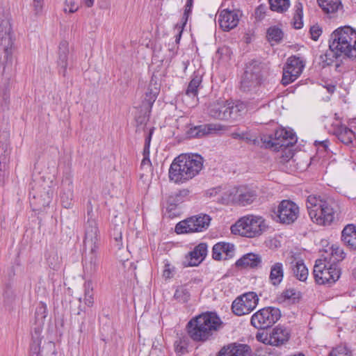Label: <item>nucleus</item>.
I'll return each instance as SVG.
<instances>
[{"label":"nucleus","mask_w":356,"mask_h":356,"mask_svg":"<svg viewBox=\"0 0 356 356\" xmlns=\"http://www.w3.org/2000/svg\"><path fill=\"white\" fill-rule=\"evenodd\" d=\"M223 322L216 312H205L193 317L186 325L190 338L197 343L214 340Z\"/></svg>","instance_id":"nucleus-1"},{"label":"nucleus","mask_w":356,"mask_h":356,"mask_svg":"<svg viewBox=\"0 0 356 356\" xmlns=\"http://www.w3.org/2000/svg\"><path fill=\"white\" fill-rule=\"evenodd\" d=\"M203 167V158L199 154H180L172 162L169 179L176 184H183L197 175Z\"/></svg>","instance_id":"nucleus-2"},{"label":"nucleus","mask_w":356,"mask_h":356,"mask_svg":"<svg viewBox=\"0 0 356 356\" xmlns=\"http://www.w3.org/2000/svg\"><path fill=\"white\" fill-rule=\"evenodd\" d=\"M15 40L10 15L8 11L0 10V67H3V73L11 69L15 49Z\"/></svg>","instance_id":"nucleus-3"},{"label":"nucleus","mask_w":356,"mask_h":356,"mask_svg":"<svg viewBox=\"0 0 356 356\" xmlns=\"http://www.w3.org/2000/svg\"><path fill=\"white\" fill-rule=\"evenodd\" d=\"M329 48L337 56L356 58V31L349 26L337 29L330 35Z\"/></svg>","instance_id":"nucleus-4"},{"label":"nucleus","mask_w":356,"mask_h":356,"mask_svg":"<svg viewBox=\"0 0 356 356\" xmlns=\"http://www.w3.org/2000/svg\"><path fill=\"white\" fill-rule=\"evenodd\" d=\"M309 216L313 222L321 226L330 225L335 218L333 203L316 195H309L306 201Z\"/></svg>","instance_id":"nucleus-5"},{"label":"nucleus","mask_w":356,"mask_h":356,"mask_svg":"<svg viewBox=\"0 0 356 356\" xmlns=\"http://www.w3.org/2000/svg\"><path fill=\"white\" fill-rule=\"evenodd\" d=\"M268 228L266 220L262 216L248 215L236 221L231 227V232L235 235L254 238L262 235Z\"/></svg>","instance_id":"nucleus-6"},{"label":"nucleus","mask_w":356,"mask_h":356,"mask_svg":"<svg viewBox=\"0 0 356 356\" xmlns=\"http://www.w3.org/2000/svg\"><path fill=\"white\" fill-rule=\"evenodd\" d=\"M263 65L257 60L246 64L241 80V90L247 94H256L264 81Z\"/></svg>","instance_id":"nucleus-7"},{"label":"nucleus","mask_w":356,"mask_h":356,"mask_svg":"<svg viewBox=\"0 0 356 356\" xmlns=\"http://www.w3.org/2000/svg\"><path fill=\"white\" fill-rule=\"evenodd\" d=\"M297 141V137L292 130L280 128L273 134L264 135L261 137V147L279 152L282 148L293 146Z\"/></svg>","instance_id":"nucleus-8"},{"label":"nucleus","mask_w":356,"mask_h":356,"mask_svg":"<svg viewBox=\"0 0 356 356\" xmlns=\"http://www.w3.org/2000/svg\"><path fill=\"white\" fill-rule=\"evenodd\" d=\"M313 275L317 284L330 286L340 277L341 269L336 264H330L327 262L326 259H317L314 266Z\"/></svg>","instance_id":"nucleus-9"},{"label":"nucleus","mask_w":356,"mask_h":356,"mask_svg":"<svg viewBox=\"0 0 356 356\" xmlns=\"http://www.w3.org/2000/svg\"><path fill=\"white\" fill-rule=\"evenodd\" d=\"M211 220L210 216L200 213L179 222L175 231L178 234L202 232L208 229Z\"/></svg>","instance_id":"nucleus-10"},{"label":"nucleus","mask_w":356,"mask_h":356,"mask_svg":"<svg viewBox=\"0 0 356 356\" xmlns=\"http://www.w3.org/2000/svg\"><path fill=\"white\" fill-rule=\"evenodd\" d=\"M97 216L95 214L90 201L87 204V220L83 225L85 247H99L100 241V232L97 223Z\"/></svg>","instance_id":"nucleus-11"},{"label":"nucleus","mask_w":356,"mask_h":356,"mask_svg":"<svg viewBox=\"0 0 356 356\" xmlns=\"http://www.w3.org/2000/svg\"><path fill=\"white\" fill-rule=\"evenodd\" d=\"M280 309L266 307L255 312L250 318V324L258 330L271 327L281 318Z\"/></svg>","instance_id":"nucleus-12"},{"label":"nucleus","mask_w":356,"mask_h":356,"mask_svg":"<svg viewBox=\"0 0 356 356\" xmlns=\"http://www.w3.org/2000/svg\"><path fill=\"white\" fill-rule=\"evenodd\" d=\"M259 302L255 292L250 291L238 296L232 302V312L238 316L246 315L253 311Z\"/></svg>","instance_id":"nucleus-13"},{"label":"nucleus","mask_w":356,"mask_h":356,"mask_svg":"<svg viewBox=\"0 0 356 356\" xmlns=\"http://www.w3.org/2000/svg\"><path fill=\"white\" fill-rule=\"evenodd\" d=\"M54 195L52 188L47 185L37 186L35 184L31 187L29 192L30 203L33 209L40 210L49 206Z\"/></svg>","instance_id":"nucleus-14"},{"label":"nucleus","mask_w":356,"mask_h":356,"mask_svg":"<svg viewBox=\"0 0 356 356\" xmlns=\"http://www.w3.org/2000/svg\"><path fill=\"white\" fill-rule=\"evenodd\" d=\"M277 216L280 223L291 225L299 216V207L293 201L284 200L278 205Z\"/></svg>","instance_id":"nucleus-15"},{"label":"nucleus","mask_w":356,"mask_h":356,"mask_svg":"<svg viewBox=\"0 0 356 356\" xmlns=\"http://www.w3.org/2000/svg\"><path fill=\"white\" fill-rule=\"evenodd\" d=\"M226 130H227V127L225 125L218 123H209L189 127L186 131V136L188 138H200L218 131Z\"/></svg>","instance_id":"nucleus-16"},{"label":"nucleus","mask_w":356,"mask_h":356,"mask_svg":"<svg viewBox=\"0 0 356 356\" xmlns=\"http://www.w3.org/2000/svg\"><path fill=\"white\" fill-rule=\"evenodd\" d=\"M189 193V190L184 188L172 193L167 197L165 214L168 215L169 218H174L179 215L177 208L180 204L185 201Z\"/></svg>","instance_id":"nucleus-17"},{"label":"nucleus","mask_w":356,"mask_h":356,"mask_svg":"<svg viewBox=\"0 0 356 356\" xmlns=\"http://www.w3.org/2000/svg\"><path fill=\"white\" fill-rule=\"evenodd\" d=\"M85 248L88 249L89 252L86 253L82 260L83 270L89 276H92L97 272L100 266V259L97 253L99 247L92 245Z\"/></svg>","instance_id":"nucleus-18"},{"label":"nucleus","mask_w":356,"mask_h":356,"mask_svg":"<svg viewBox=\"0 0 356 356\" xmlns=\"http://www.w3.org/2000/svg\"><path fill=\"white\" fill-rule=\"evenodd\" d=\"M258 197L257 191L245 186H241L235 189L232 201L241 207L251 204Z\"/></svg>","instance_id":"nucleus-19"},{"label":"nucleus","mask_w":356,"mask_h":356,"mask_svg":"<svg viewBox=\"0 0 356 356\" xmlns=\"http://www.w3.org/2000/svg\"><path fill=\"white\" fill-rule=\"evenodd\" d=\"M1 71V86L0 88V104L1 108L3 111H7L9 109L10 105V79L13 72V65H11L10 70H6V72L3 73V67Z\"/></svg>","instance_id":"nucleus-20"},{"label":"nucleus","mask_w":356,"mask_h":356,"mask_svg":"<svg viewBox=\"0 0 356 356\" xmlns=\"http://www.w3.org/2000/svg\"><path fill=\"white\" fill-rule=\"evenodd\" d=\"M218 24L224 31H229L237 26L239 22L238 10L223 9L219 13Z\"/></svg>","instance_id":"nucleus-21"},{"label":"nucleus","mask_w":356,"mask_h":356,"mask_svg":"<svg viewBox=\"0 0 356 356\" xmlns=\"http://www.w3.org/2000/svg\"><path fill=\"white\" fill-rule=\"evenodd\" d=\"M161 90V83L159 79L153 74L148 84L146 92H145L143 104L147 105L149 108V111L155 102Z\"/></svg>","instance_id":"nucleus-22"},{"label":"nucleus","mask_w":356,"mask_h":356,"mask_svg":"<svg viewBox=\"0 0 356 356\" xmlns=\"http://www.w3.org/2000/svg\"><path fill=\"white\" fill-rule=\"evenodd\" d=\"M207 253V245L205 243H201L196 245L193 251L190 252L186 256V261H184V266H198Z\"/></svg>","instance_id":"nucleus-23"},{"label":"nucleus","mask_w":356,"mask_h":356,"mask_svg":"<svg viewBox=\"0 0 356 356\" xmlns=\"http://www.w3.org/2000/svg\"><path fill=\"white\" fill-rule=\"evenodd\" d=\"M291 337V333L286 327L277 325L270 333V345L281 346L286 343Z\"/></svg>","instance_id":"nucleus-24"},{"label":"nucleus","mask_w":356,"mask_h":356,"mask_svg":"<svg viewBox=\"0 0 356 356\" xmlns=\"http://www.w3.org/2000/svg\"><path fill=\"white\" fill-rule=\"evenodd\" d=\"M261 256L253 252L244 254L235 263L236 267L239 268H257L261 267Z\"/></svg>","instance_id":"nucleus-25"},{"label":"nucleus","mask_w":356,"mask_h":356,"mask_svg":"<svg viewBox=\"0 0 356 356\" xmlns=\"http://www.w3.org/2000/svg\"><path fill=\"white\" fill-rule=\"evenodd\" d=\"M341 241L350 250L356 251V225H346L341 232Z\"/></svg>","instance_id":"nucleus-26"},{"label":"nucleus","mask_w":356,"mask_h":356,"mask_svg":"<svg viewBox=\"0 0 356 356\" xmlns=\"http://www.w3.org/2000/svg\"><path fill=\"white\" fill-rule=\"evenodd\" d=\"M234 252V245L230 243L219 242L212 248V258L214 260L222 259V254L225 253L227 257H232Z\"/></svg>","instance_id":"nucleus-27"},{"label":"nucleus","mask_w":356,"mask_h":356,"mask_svg":"<svg viewBox=\"0 0 356 356\" xmlns=\"http://www.w3.org/2000/svg\"><path fill=\"white\" fill-rule=\"evenodd\" d=\"M333 134L346 145H350L355 139L356 135L350 129L345 125H339L334 128Z\"/></svg>","instance_id":"nucleus-28"},{"label":"nucleus","mask_w":356,"mask_h":356,"mask_svg":"<svg viewBox=\"0 0 356 356\" xmlns=\"http://www.w3.org/2000/svg\"><path fill=\"white\" fill-rule=\"evenodd\" d=\"M284 279V266L282 262H275L270 267L269 282L273 286H278Z\"/></svg>","instance_id":"nucleus-29"},{"label":"nucleus","mask_w":356,"mask_h":356,"mask_svg":"<svg viewBox=\"0 0 356 356\" xmlns=\"http://www.w3.org/2000/svg\"><path fill=\"white\" fill-rule=\"evenodd\" d=\"M305 65L300 58L296 56L289 57L283 67L285 70L289 71V73L296 74V76H300L302 72Z\"/></svg>","instance_id":"nucleus-30"},{"label":"nucleus","mask_w":356,"mask_h":356,"mask_svg":"<svg viewBox=\"0 0 356 356\" xmlns=\"http://www.w3.org/2000/svg\"><path fill=\"white\" fill-rule=\"evenodd\" d=\"M69 54L68 42L66 40L61 41L58 47V65L63 69L60 73L65 76L67 67V58Z\"/></svg>","instance_id":"nucleus-31"},{"label":"nucleus","mask_w":356,"mask_h":356,"mask_svg":"<svg viewBox=\"0 0 356 356\" xmlns=\"http://www.w3.org/2000/svg\"><path fill=\"white\" fill-rule=\"evenodd\" d=\"M317 2L323 13L327 15L334 14L343 8L341 0H317Z\"/></svg>","instance_id":"nucleus-32"},{"label":"nucleus","mask_w":356,"mask_h":356,"mask_svg":"<svg viewBox=\"0 0 356 356\" xmlns=\"http://www.w3.org/2000/svg\"><path fill=\"white\" fill-rule=\"evenodd\" d=\"M227 120L232 119L236 120L241 115V113L245 110V104L241 102L236 101L233 103L226 104Z\"/></svg>","instance_id":"nucleus-33"},{"label":"nucleus","mask_w":356,"mask_h":356,"mask_svg":"<svg viewBox=\"0 0 356 356\" xmlns=\"http://www.w3.org/2000/svg\"><path fill=\"white\" fill-rule=\"evenodd\" d=\"M202 81V76L198 72H194L191 76V80L188 83L186 90V95L189 97H197L198 95V88Z\"/></svg>","instance_id":"nucleus-34"},{"label":"nucleus","mask_w":356,"mask_h":356,"mask_svg":"<svg viewBox=\"0 0 356 356\" xmlns=\"http://www.w3.org/2000/svg\"><path fill=\"white\" fill-rule=\"evenodd\" d=\"M226 104H213L209 108V115L217 120H227Z\"/></svg>","instance_id":"nucleus-35"},{"label":"nucleus","mask_w":356,"mask_h":356,"mask_svg":"<svg viewBox=\"0 0 356 356\" xmlns=\"http://www.w3.org/2000/svg\"><path fill=\"white\" fill-rule=\"evenodd\" d=\"M291 269L293 275L301 282H305L308 277V269L302 260L296 261L295 264L291 263Z\"/></svg>","instance_id":"nucleus-36"},{"label":"nucleus","mask_w":356,"mask_h":356,"mask_svg":"<svg viewBox=\"0 0 356 356\" xmlns=\"http://www.w3.org/2000/svg\"><path fill=\"white\" fill-rule=\"evenodd\" d=\"M45 259L49 268L54 270H58L60 267V259L59 258L57 250L54 247L47 250L44 254Z\"/></svg>","instance_id":"nucleus-37"},{"label":"nucleus","mask_w":356,"mask_h":356,"mask_svg":"<svg viewBox=\"0 0 356 356\" xmlns=\"http://www.w3.org/2000/svg\"><path fill=\"white\" fill-rule=\"evenodd\" d=\"M266 38L270 42H274L278 44L284 38V32L277 26H272L267 29Z\"/></svg>","instance_id":"nucleus-38"},{"label":"nucleus","mask_w":356,"mask_h":356,"mask_svg":"<svg viewBox=\"0 0 356 356\" xmlns=\"http://www.w3.org/2000/svg\"><path fill=\"white\" fill-rule=\"evenodd\" d=\"M232 348V356H250L252 352L251 348L247 344L243 343H230Z\"/></svg>","instance_id":"nucleus-39"},{"label":"nucleus","mask_w":356,"mask_h":356,"mask_svg":"<svg viewBox=\"0 0 356 356\" xmlns=\"http://www.w3.org/2000/svg\"><path fill=\"white\" fill-rule=\"evenodd\" d=\"M303 6L300 2H297L295 5V13L293 15V27L296 29H300L303 26Z\"/></svg>","instance_id":"nucleus-40"},{"label":"nucleus","mask_w":356,"mask_h":356,"mask_svg":"<svg viewBox=\"0 0 356 356\" xmlns=\"http://www.w3.org/2000/svg\"><path fill=\"white\" fill-rule=\"evenodd\" d=\"M270 8L273 11L282 13L290 6V0H268Z\"/></svg>","instance_id":"nucleus-41"},{"label":"nucleus","mask_w":356,"mask_h":356,"mask_svg":"<svg viewBox=\"0 0 356 356\" xmlns=\"http://www.w3.org/2000/svg\"><path fill=\"white\" fill-rule=\"evenodd\" d=\"M191 298V294L186 285L179 286L177 288L174 298L177 301L185 303L187 302Z\"/></svg>","instance_id":"nucleus-42"},{"label":"nucleus","mask_w":356,"mask_h":356,"mask_svg":"<svg viewBox=\"0 0 356 356\" xmlns=\"http://www.w3.org/2000/svg\"><path fill=\"white\" fill-rule=\"evenodd\" d=\"M47 315V305L42 302H39L35 312V322L39 325H43Z\"/></svg>","instance_id":"nucleus-43"},{"label":"nucleus","mask_w":356,"mask_h":356,"mask_svg":"<svg viewBox=\"0 0 356 356\" xmlns=\"http://www.w3.org/2000/svg\"><path fill=\"white\" fill-rule=\"evenodd\" d=\"M188 340L186 337H178L174 343L175 350L177 353L184 354L187 352Z\"/></svg>","instance_id":"nucleus-44"},{"label":"nucleus","mask_w":356,"mask_h":356,"mask_svg":"<svg viewBox=\"0 0 356 356\" xmlns=\"http://www.w3.org/2000/svg\"><path fill=\"white\" fill-rule=\"evenodd\" d=\"M339 56H337L335 52L329 49V51H327L324 54L320 56L322 67L324 68L331 65L334 63V58H337Z\"/></svg>","instance_id":"nucleus-45"},{"label":"nucleus","mask_w":356,"mask_h":356,"mask_svg":"<svg viewBox=\"0 0 356 356\" xmlns=\"http://www.w3.org/2000/svg\"><path fill=\"white\" fill-rule=\"evenodd\" d=\"M10 148L8 143L0 142V163H9Z\"/></svg>","instance_id":"nucleus-46"},{"label":"nucleus","mask_w":356,"mask_h":356,"mask_svg":"<svg viewBox=\"0 0 356 356\" xmlns=\"http://www.w3.org/2000/svg\"><path fill=\"white\" fill-rule=\"evenodd\" d=\"M282 296L284 300H291L293 303L298 302L301 297L300 293L294 289L284 290L282 292Z\"/></svg>","instance_id":"nucleus-47"},{"label":"nucleus","mask_w":356,"mask_h":356,"mask_svg":"<svg viewBox=\"0 0 356 356\" xmlns=\"http://www.w3.org/2000/svg\"><path fill=\"white\" fill-rule=\"evenodd\" d=\"M84 287H85V293H84L85 304L87 305L88 307H90L92 305V304L94 302L93 292H92V288L91 287V284L90 282L85 283Z\"/></svg>","instance_id":"nucleus-48"},{"label":"nucleus","mask_w":356,"mask_h":356,"mask_svg":"<svg viewBox=\"0 0 356 356\" xmlns=\"http://www.w3.org/2000/svg\"><path fill=\"white\" fill-rule=\"evenodd\" d=\"M193 0H186L184 12L181 17V27H184L188 22V17L192 12Z\"/></svg>","instance_id":"nucleus-49"},{"label":"nucleus","mask_w":356,"mask_h":356,"mask_svg":"<svg viewBox=\"0 0 356 356\" xmlns=\"http://www.w3.org/2000/svg\"><path fill=\"white\" fill-rule=\"evenodd\" d=\"M60 201L63 207L70 208L72 206V192L70 190L67 193L60 194Z\"/></svg>","instance_id":"nucleus-50"},{"label":"nucleus","mask_w":356,"mask_h":356,"mask_svg":"<svg viewBox=\"0 0 356 356\" xmlns=\"http://www.w3.org/2000/svg\"><path fill=\"white\" fill-rule=\"evenodd\" d=\"M9 175L8 164L0 163V186H3L8 179Z\"/></svg>","instance_id":"nucleus-51"},{"label":"nucleus","mask_w":356,"mask_h":356,"mask_svg":"<svg viewBox=\"0 0 356 356\" xmlns=\"http://www.w3.org/2000/svg\"><path fill=\"white\" fill-rule=\"evenodd\" d=\"M289 71H286L283 68V75L282 79L281 80V83L284 86H287L289 83L293 82L298 76H296V74L292 73H289Z\"/></svg>","instance_id":"nucleus-52"},{"label":"nucleus","mask_w":356,"mask_h":356,"mask_svg":"<svg viewBox=\"0 0 356 356\" xmlns=\"http://www.w3.org/2000/svg\"><path fill=\"white\" fill-rule=\"evenodd\" d=\"M40 344L41 339H35V336H33L32 342L30 344V353H33V354H36V356H41Z\"/></svg>","instance_id":"nucleus-53"},{"label":"nucleus","mask_w":356,"mask_h":356,"mask_svg":"<svg viewBox=\"0 0 356 356\" xmlns=\"http://www.w3.org/2000/svg\"><path fill=\"white\" fill-rule=\"evenodd\" d=\"M76 315L80 317H74V321H76L79 325V331L80 332H83L85 331V314L84 312H82V310L81 309H79Z\"/></svg>","instance_id":"nucleus-54"},{"label":"nucleus","mask_w":356,"mask_h":356,"mask_svg":"<svg viewBox=\"0 0 356 356\" xmlns=\"http://www.w3.org/2000/svg\"><path fill=\"white\" fill-rule=\"evenodd\" d=\"M231 136L234 139L242 140L246 142H250L252 140V137L248 132H233L232 133Z\"/></svg>","instance_id":"nucleus-55"},{"label":"nucleus","mask_w":356,"mask_h":356,"mask_svg":"<svg viewBox=\"0 0 356 356\" xmlns=\"http://www.w3.org/2000/svg\"><path fill=\"white\" fill-rule=\"evenodd\" d=\"M309 33L311 35V38L314 41H317L322 33V29L318 25H314L311 26Z\"/></svg>","instance_id":"nucleus-56"},{"label":"nucleus","mask_w":356,"mask_h":356,"mask_svg":"<svg viewBox=\"0 0 356 356\" xmlns=\"http://www.w3.org/2000/svg\"><path fill=\"white\" fill-rule=\"evenodd\" d=\"M329 145L330 141L327 139L321 141L316 140L314 142V145L317 147L318 151L322 150L325 152L329 151Z\"/></svg>","instance_id":"nucleus-57"},{"label":"nucleus","mask_w":356,"mask_h":356,"mask_svg":"<svg viewBox=\"0 0 356 356\" xmlns=\"http://www.w3.org/2000/svg\"><path fill=\"white\" fill-rule=\"evenodd\" d=\"M266 10V6L264 4L259 5L255 10V17L259 20L264 18Z\"/></svg>","instance_id":"nucleus-58"},{"label":"nucleus","mask_w":356,"mask_h":356,"mask_svg":"<svg viewBox=\"0 0 356 356\" xmlns=\"http://www.w3.org/2000/svg\"><path fill=\"white\" fill-rule=\"evenodd\" d=\"M256 339L258 341L270 345V334H268L264 332H257L256 334Z\"/></svg>","instance_id":"nucleus-59"},{"label":"nucleus","mask_w":356,"mask_h":356,"mask_svg":"<svg viewBox=\"0 0 356 356\" xmlns=\"http://www.w3.org/2000/svg\"><path fill=\"white\" fill-rule=\"evenodd\" d=\"M330 356H351V353L346 348L334 350Z\"/></svg>","instance_id":"nucleus-60"},{"label":"nucleus","mask_w":356,"mask_h":356,"mask_svg":"<svg viewBox=\"0 0 356 356\" xmlns=\"http://www.w3.org/2000/svg\"><path fill=\"white\" fill-rule=\"evenodd\" d=\"M33 6L35 15L41 13L43 6V0H33Z\"/></svg>","instance_id":"nucleus-61"},{"label":"nucleus","mask_w":356,"mask_h":356,"mask_svg":"<svg viewBox=\"0 0 356 356\" xmlns=\"http://www.w3.org/2000/svg\"><path fill=\"white\" fill-rule=\"evenodd\" d=\"M229 347L230 344L223 346L218 353L217 356H232V351H231L232 348Z\"/></svg>","instance_id":"nucleus-62"},{"label":"nucleus","mask_w":356,"mask_h":356,"mask_svg":"<svg viewBox=\"0 0 356 356\" xmlns=\"http://www.w3.org/2000/svg\"><path fill=\"white\" fill-rule=\"evenodd\" d=\"M140 167L142 169H144L145 167H147L149 171L152 170V162L149 157H143L141 161Z\"/></svg>","instance_id":"nucleus-63"},{"label":"nucleus","mask_w":356,"mask_h":356,"mask_svg":"<svg viewBox=\"0 0 356 356\" xmlns=\"http://www.w3.org/2000/svg\"><path fill=\"white\" fill-rule=\"evenodd\" d=\"M154 127L150 129V130L149 131V134L145 137V146H150V143H151V140H152V134L154 133Z\"/></svg>","instance_id":"nucleus-64"}]
</instances>
